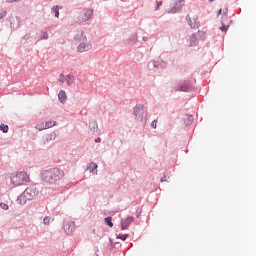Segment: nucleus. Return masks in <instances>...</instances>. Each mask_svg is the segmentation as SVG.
<instances>
[{"mask_svg": "<svg viewBox=\"0 0 256 256\" xmlns=\"http://www.w3.org/2000/svg\"><path fill=\"white\" fill-rule=\"evenodd\" d=\"M65 177V172L59 168H52L50 170H45L42 172V180L45 183H57Z\"/></svg>", "mask_w": 256, "mask_h": 256, "instance_id": "nucleus-1", "label": "nucleus"}, {"mask_svg": "<svg viewBox=\"0 0 256 256\" xmlns=\"http://www.w3.org/2000/svg\"><path fill=\"white\" fill-rule=\"evenodd\" d=\"M38 193L39 192L37 191V188H35V187H28L18 197L17 203H19V205H25V203H27V201H33V199H35V197H37Z\"/></svg>", "mask_w": 256, "mask_h": 256, "instance_id": "nucleus-2", "label": "nucleus"}, {"mask_svg": "<svg viewBox=\"0 0 256 256\" xmlns=\"http://www.w3.org/2000/svg\"><path fill=\"white\" fill-rule=\"evenodd\" d=\"M11 183L12 185H16V187L19 185H25V183H29V174H27L25 171L12 174Z\"/></svg>", "mask_w": 256, "mask_h": 256, "instance_id": "nucleus-3", "label": "nucleus"}, {"mask_svg": "<svg viewBox=\"0 0 256 256\" xmlns=\"http://www.w3.org/2000/svg\"><path fill=\"white\" fill-rule=\"evenodd\" d=\"M134 115L138 121H147V113L143 107H136L134 109Z\"/></svg>", "mask_w": 256, "mask_h": 256, "instance_id": "nucleus-4", "label": "nucleus"}, {"mask_svg": "<svg viewBox=\"0 0 256 256\" xmlns=\"http://www.w3.org/2000/svg\"><path fill=\"white\" fill-rule=\"evenodd\" d=\"M92 15H93V10L91 9L83 10L79 15L78 21L80 23H85V21H89L91 19Z\"/></svg>", "mask_w": 256, "mask_h": 256, "instance_id": "nucleus-5", "label": "nucleus"}, {"mask_svg": "<svg viewBox=\"0 0 256 256\" xmlns=\"http://www.w3.org/2000/svg\"><path fill=\"white\" fill-rule=\"evenodd\" d=\"M55 125H57V122L47 121L41 122L40 124L36 125L35 128L38 129V131H44V129H51V127H55Z\"/></svg>", "mask_w": 256, "mask_h": 256, "instance_id": "nucleus-6", "label": "nucleus"}, {"mask_svg": "<svg viewBox=\"0 0 256 256\" xmlns=\"http://www.w3.org/2000/svg\"><path fill=\"white\" fill-rule=\"evenodd\" d=\"M75 230V222L71 220H66L64 222V231L67 233V235H71Z\"/></svg>", "mask_w": 256, "mask_h": 256, "instance_id": "nucleus-7", "label": "nucleus"}, {"mask_svg": "<svg viewBox=\"0 0 256 256\" xmlns=\"http://www.w3.org/2000/svg\"><path fill=\"white\" fill-rule=\"evenodd\" d=\"M184 3L185 0H177L171 8L170 13H177L178 11H181V9H183Z\"/></svg>", "mask_w": 256, "mask_h": 256, "instance_id": "nucleus-8", "label": "nucleus"}, {"mask_svg": "<svg viewBox=\"0 0 256 256\" xmlns=\"http://www.w3.org/2000/svg\"><path fill=\"white\" fill-rule=\"evenodd\" d=\"M186 21H187L188 25L191 27V29H195V28L199 27V21H197V17H195V16L193 18H191V16L187 15Z\"/></svg>", "mask_w": 256, "mask_h": 256, "instance_id": "nucleus-9", "label": "nucleus"}, {"mask_svg": "<svg viewBox=\"0 0 256 256\" xmlns=\"http://www.w3.org/2000/svg\"><path fill=\"white\" fill-rule=\"evenodd\" d=\"M133 223V217H128L126 219L121 220V229L124 231V229H127Z\"/></svg>", "mask_w": 256, "mask_h": 256, "instance_id": "nucleus-10", "label": "nucleus"}, {"mask_svg": "<svg viewBox=\"0 0 256 256\" xmlns=\"http://www.w3.org/2000/svg\"><path fill=\"white\" fill-rule=\"evenodd\" d=\"M57 139V134L55 132H51L50 134H47L44 138V143H49V141H55Z\"/></svg>", "mask_w": 256, "mask_h": 256, "instance_id": "nucleus-11", "label": "nucleus"}, {"mask_svg": "<svg viewBox=\"0 0 256 256\" xmlns=\"http://www.w3.org/2000/svg\"><path fill=\"white\" fill-rule=\"evenodd\" d=\"M89 49H91V44H80L79 46H78V51L80 52V53H83V52H85V51H89Z\"/></svg>", "mask_w": 256, "mask_h": 256, "instance_id": "nucleus-12", "label": "nucleus"}, {"mask_svg": "<svg viewBox=\"0 0 256 256\" xmlns=\"http://www.w3.org/2000/svg\"><path fill=\"white\" fill-rule=\"evenodd\" d=\"M58 99L59 101H61L62 103H65V101H67V93L65 92V90H61L58 94Z\"/></svg>", "mask_w": 256, "mask_h": 256, "instance_id": "nucleus-13", "label": "nucleus"}, {"mask_svg": "<svg viewBox=\"0 0 256 256\" xmlns=\"http://www.w3.org/2000/svg\"><path fill=\"white\" fill-rule=\"evenodd\" d=\"M88 170L90 171V173H95V175H97V164H95L94 162L90 163L88 166Z\"/></svg>", "mask_w": 256, "mask_h": 256, "instance_id": "nucleus-14", "label": "nucleus"}, {"mask_svg": "<svg viewBox=\"0 0 256 256\" xmlns=\"http://www.w3.org/2000/svg\"><path fill=\"white\" fill-rule=\"evenodd\" d=\"M69 79H70L69 76H64L63 74H61V75L59 76V78H58V81H59L60 83H65V81H67V85H71V84L69 83Z\"/></svg>", "mask_w": 256, "mask_h": 256, "instance_id": "nucleus-15", "label": "nucleus"}, {"mask_svg": "<svg viewBox=\"0 0 256 256\" xmlns=\"http://www.w3.org/2000/svg\"><path fill=\"white\" fill-rule=\"evenodd\" d=\"M189 47H195L197 45V37L195 35H192L189 39Z\"/></svg>", "mask_w": 256, "mask_h": 256, "instance_id": "nucleus-16", "label": "nucleus"}, {"mask_svg": "<svg viewBox=\"0 0 256 256\" xmlns=\"http://www.w3.org/2000/svg\"><path fill=\"white\" fill-rule=\"evenodd\" d=\"M154 67H157V68L165 67V62H163L162 60L158 59L157 61L154 62Z\"/></svg>", "mask_w": 256, "mask_h": 256, "instance_id": "nucleus-17", "label": "nucleus"}, {"mask_svg": "<svg viewBox=\"0 0 256 256\" xmlns=\"http://www.w3.org/2000/svg\"><path fill=\"white\" fill-rule=\"evenodd\" d=\"M0 131L3 133H7L9 131V126L5 124L0 125Z\"/></svg>", "mask_w": 256, "mask_h": 256, "instance_id": "nucleus-18", "label": "nucleus"}, {"mask_svg": "<svg viewBox=\"0 0 256 256\" xmlns=\"http://www.w3.org/2000/svg\"><path fill=\"white\" fill-rule=\"evenodd\" d=\"M51 221H53V218L46 216L43 220L44 225H51Z\"/></svg>", "mask_w": 256, "mask_h": 256, "instance_id": "nucleus-19", "label": "nucleus"}, {"mask_svg": "<svg viewBox=\"0 0 256 256\" xmlns=\"http://www.w3.org/2000/svg\"><path fill=\"white\" fill-rule=\"evenodd\" d=\"M129 238V234L118 235L117 239H121V241H126Z\"/></svg>", "mask_w": 256, "mask_h": 256, "instance_id": "nucleus-20", "label": "nucleus"}, {"mask_svg": "<svg viewBox=\"0 0 256 256\" xmlns=\"http://www.w3.org/2000/svg\"><path fill=\"white\" fill-rule=\"evenodd\" d=\"M112 219L113 218H111V217H106L105 218V223H107V225H109L110 227H113Z\"/></svg>", "mask_w": 256, "mask_h": 256, "instance_id": "nucleus-21", "label": "nucleus"}, {"mask_svg": "<svg viewBox=\"0 0 256 256\" xmlns=\"http://www.w3.org/2000/svg\"><path fill=\"white\" fill-rule=\"evenodd\" d=\"M53 11H54L55 17H59V6H55V7L53 8Z\"/></svg>", "mask_w": 256, "mask_h": 256, "instance_id": "nucleus-22", "label": "nucleus"}, {"mask_svg": "<svg viewBox=\"0 0 256 256\" xmlns=\"http://www.w3.org/2000/svg\"><path fill=\"white\" fill-rule=\"evenodd\" d=\"M0 207L1 209H3L4 211H7L9 209V205L5 204V203H0Z\"/></svg>", "mask_w": 256, "mask_h": 256, "instance_id": "nucleus-23", "label": "nucleus"}, {"mask_svg": "<svg viewBox=\"0 0 256 256\" xmlns=\"http://www.w3.org/2000/svg\"><path fill=\"white\" fill-rule=\"evenodd\" d=\"M163 5L162 1H156V11H159V8Z\"/></svg>", "mask_w": 256, "mask_h": 256, "instance_id": "nucleus-24", "label": "nucleus"}, {"mask_svg": "<svg viewBox=\"0 0 256 256\" xmlns=\"http://www.w3.org/2000/svg\"><path fill=\"white\" fill-rule=\"evenodd\" d=\"M187 119H188L187 125H191V123H193V116L188 115Z\"/></svg>", "mask_w": 256, "mask_h": 256, "instance_id": "nucleus-25", "label": "nucleus"}, {"mask_svg": "<svg viewBox=\"0 0 256 256\" xmlns=\"http://www.w3.org/2000/svg\"><path fill=\"white\" fill-rule=\"evenodd\" d=\"M151 128H152V129H157V120H154V121L151 123Z\"/></svg>", "mask_w": 256, "mask_h": 256, "instance_id": "nucleus-26", "label": "nucleus"}, {"mask_svg": "<svg viewBox=\"0 0 256 256\" xmlns=\"http://www.w3.org/2000/svg\"><path fill=\"white\" fill-rule=\"evenodd\" d=\"M90 127H92V129H97V122H92Z\"/></svg>", "mask_w": 256, "mask_h": 256, "instance_id": "nucleus-27", "label": "nucleus"}, {"mask_svg": "<svg viewBox=\"0 0 256 256\" xmlns=\"http://www.w3.org/2000/svg\"><path fill=\"white\" fill-rule=\"evenodd\" d=\"M47 37H48L47 32H42V38H43V39H47Z\"/></svg>", "mask_w": 256, "mask_h": 256, "instance_id": "nucleus-28", "label": "nucleus"}, {"mask_svg": "<svg viewBox=\"0 0 256 256\" xmlns=\"http://www.w3.org/2000/svg\"><path fill=\"white\" fill-rule=\"evenodd\" d=\"M17 1H20V0H7V3H17Z\"/></svg>", "mask_w": 256, "mask_h": 256, "instance_id": "nucleus-29", "label": "nucleus"}, {"mask_svg": "<svg viewBox=\"0 0 256 256\" xmlns=\"http://www.w3.org/2000/svg\"><path fill=\"white\" fill-rule=\"evenodd\" d=\"M228 12H229V10H228L227 8H225V9L223 10L224 15H227Z\"/></svg>", "mask_w": 256, "mask_h": 256, "instance_id": "nucleus-30", "label": "nucleus"}, {"mask_svg": "<svg viewBox=\"0 0 256 256\" xmlns=\"http://www.w3.org/2000/svg\"><path fill=\"white\" fill-rule=\"evenodd\" d=\"M222 31H227V26H223L220 28Z\"/></svg>", "mask_w": 256, "mask_h": 256, "instance_id": "nucleus-31", "label": "nucleus"}, {"mask_svg": "<svg viewBox=\"0 0 256 256\" xmlns=\"http://www.w3.org/2000/svg\"><path fill=\"white\" fill-rule=\"evenodd\" d=\"M180 91H189V88H183V87H181Z\"/></svg>", "mask_w": 256, "mask_h": 256, "instance_id": "nucleus-32", "label": "nucleus"}, {"mask_svg": "<svg viewBox=\"0 0 256 256\" xmlns=\"http://www.w3.org/2000/svg\"><path fill=\"white\" fill-rule=\"evenodd\" d=\"M221 13H223V9H220V10L218 11L217 15L219 16V15H221Z\"/></svg>", "mask_w": 256, "mask_h": 256, "instance_id": "nucleus-33", "label": "nucleus"}, {"mask_svg": "<svg viewBox=\"0 0 256 256\" xmlns=\"http://www.w3.org/2000/svg\"><path fill=\"white\" fill-rule=\"evenodd\" d=\"M92 233L95 235L97 233V230L93 229Z\"/></svg>", "mask_w": 256, "mask_h": 256, "instance_id": "nucleus-34", "label": "nucleus"}, {"mask_svg": "<svg viewBox=\"0 0 256 256\" xmlns=\"http://www.w3.org/2000/svg\"><path fill=\"white\" fill-rule=\"evenodd\" d=\"M95 141H96V143H99V141H101V138H98Z\"/></svg>", "mask_w": 256, "mask_h": 256, "instance_id": "nucleus-35", "label": "nucleus"}, {"mask_svg": "<svg viewBox=\"0 0 256 256\" xmlns=\"http://www.w3.org/2000/svg\"><path fill=\"white\" fill-rule=\"evenodd\" d=\"M213 1H215V0H209V3H213Z\"/></svg>", "mask_w": 256, "mask_h": 256, "instance_id": "nucleus-36", "label": "nucleus"}, {"mask_svg": "<svg viewBox=\"0 0 256 256\" xmlns=\"http://www.w3.org/2000/svg\"><path fill=\"white\" fill-rule=\"evenodd\" d=\"M144 41H147V38H143Z\"/></svg>", "mask_w": 256, "mask_h": 256, "instance_id": "nucleus-37", "label": "nucleus"}]
</instances>
